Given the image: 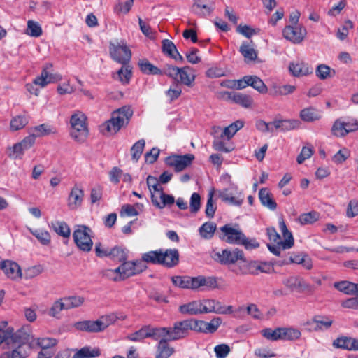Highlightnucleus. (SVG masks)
<instances>
[{
  "label": "nucleus",
  "mask_w": 358,
  "mask_h": 358,
  "mask_svg": "<svg viewBox=\"0 0 358 358\" xmlns=\"http://www.w3.org/2000/svg\"><path fill=\"white\" fill-rule=\"evenodd\" d=\"M26 33L31 36L38 37L42 34V29L38 22L29 20Z\"/></svg>",
  "instance_id": "nucleus-57"
},
{
  "label": "nucleus",
  "mask_w": 358,
  "mask_h": 358,
  "mask_svg": "<svg viewBox=\"0 0 358 358\" xmlns=\"http://www.w3.org/2000/svg\"><path fill=\"white\" fill-rule=\"evenodd\" d=\"M31 234L34 236L38 241L43 245H48L51 241V236L50 233L45 229H29Z\"/></svg>",
  "instance_id": "nucleus-42"
},
{
  "label": "nucleus",
  "mask_w": 358,
  "mask_h": 358,
  "mask_svg": "<svg viewBox=\"0 0 358 358\" xmlns=\"http://www.w3.org/2000/svg\"><path fill=\"white\" fill-rule=\"evenodd\" d=\"M148 326V338H151L155 341L169 338V329L167 327H153L150 325Z\"/></svg>",
  "instance_id": "nucleus-35"
},
{
  "label": "nucleus",
  "mask_w": 358,
  "mask_h": 358,
  "mask_svg": "<svg viewBox=\"0 0 358 358\" xmlns=\"http://www.w3.org/2000/svg\"><path fill=\"white\" fill-rule=\"evenodd\" d=\"M169 341H176L189 336L192 330L189 320H185L174 323L173 327H169Z\"/></svg>",
  "instance_id": "nucleus-11"
},
{
  "label": "nucleus",
  "mask_w": 358,
  "mask_h": 358,
  "mask_svg": "<svg viewBox=\"0 0 358 358\" xmlns=\"http://www.w3.org/2000/svg\"><path fill=\"white\" fill-rule=\"evenodd\" d=\"M243 126L244 122L243 121L236 120L223 129L220 134V138L230 140L238 130L243 127Z\"/></svg>",
  "instance_id": "nucleus-28"
},
{
  "label": "nucleus",
  "mask_w": 358,
  "mask_h": 358,
  "mask_svg": "<svg viewBox=\"0 0 358 358\" xmlns=\"http://www.w3.org/2000/svg\"><path fill=\"white\" fill-rule=\"evenodd\" d=\"M216 228L215 223L206 222L199 227V232L203 238L210 239L214 236Z\"/></svg>",
  "instance_id": "nucleus-37"
},
{
  "label": "nucleus",
  "mask_w": 358,
  "mask_h": 358,
  "mask_svg": "<svg viewBox=\"0 0 358 358\" xmlns=\"http://www.w3.org/2000/svg\"><path fill=\"white\" fill-rule=\"evenodd\" d=\"M145 144V140L140 139L136 142L131 148V159L134 162H137L140 159L143 152Z\"/></svg>",
  "instance_id": "nucleus-47"
},
{
  "label": "nucleus",
  "mask_w": 358,
  "mask_h": 358,
  "mask_svg": "<svg viewBox=\"0 0 358 358\" xmlns=\"http://www.w3.org/2000/svg\"><path fill=\"white\" fill-rule=\"evenodd\" d=\"M213 259L222 265L234 264L238 260L245 262L243 252L238 249H224L214 254Z\"/></svg>",
  "instance_id": "nucleus-8"
},
{
  "label": "nucleus",
  "mask_w": 358,
  "mask_h": 358,
  "mask_svg": "<svg viewBox=\"0 0 358 358\" xmlns=\"http://www.w3.org/2000/svg\"><path fill=\"white\" fill-rule=\"evenodd\" d=\"M224 236L222 238L229 243L243 245L246 249L257 248L259 244L255 239H248L243 233L233 228L230 224H225L220 228Z\"/></svg>",
  "instance_id": "nucleus-4"
},
{
  "label": "nucleus",
  "mask_w": 358,
  "mask_h": 358,
  "mask_svg": "<svg viewBox=\"0 0 358 358\" xmlns=\"http://www.w3.org/2000/svg\"><path fill=\"white\" fill-rule=\"evenodd\" d=\"M246 78L249 80V86L252 87L259 93L265 94L267 92V87L264 83L256 76H246Z\"/></svg>",
  "instance_id": "nucleus-45"
},
{
  "label": "nucleus",
  "mask_w": 358,
  "mask_h": 358,
  "mask_svg": "<svg viewBox=\"0 0 358 358\" xmlns=\"http://www.w3.org/2000/svg\"><path fill=\"white\" fill-rule=\"evenodd\" d=\"M289 70L295 77L306 76L313 72V69L304 62L290 63Z\"/></svg>",
  "instance_id": "nucleus-19"
},
{
  "label": "nucleus",
  "mask_w": 358,
  "mask_h": 358,
  "mask_svg": "<svg viewBox=\"0 0 358 358\" xmlns=\"http://www.w3.org/2000/svg\"><path fill=\"white\" fill-rule=\"evenodd\" d=\"M0 268L11 280H19L22 278L21 268L16 262L8 260L3 261L0 264Z\"/></svg>",
  "instance_id": "nucleus-16"
},
{
  "label": "nucleus",
  "mask_w": 358,
  "mask_h": 358,
  "mask_svg": "<svg viewBox=\"0 0 358 358\" xmlns=\"http://www.w3.org/2000/svg\"><path fill=\"white\" fill-rule=\"evenodd\" d=\"M259 198L261 203L271 210L277 208V203L273 198L272 194L267 188H262L259 192Z\"/></svg>",
  "instance_id": "nucleus-26"
},
{
  "label": "nucleus",
  "mask_w": 358,
  "mask_h": 358,
  "mask_svg": "<svg viewBox=\"0 0 358 358\" xmlns=\"http://www.w3.org/2000/svg\"><path fill=\"white\" fill-rule=\"evenodd\" d=\"M108 257L113 261L123 262L127 260V255L124 249L119 246H115L110 249Z\"/></svg>",
  "instance_id": "nucleus-46"
},
{
  "label": "nucleus",
  "mask_w": 358,
  "mask_h": 358,
  "mask_svg": "<svg viewBox=\"0 0 358 358\" xmlns=\"http://www.w3.org/2000/svg\"><path fill=\"white\" fill-rule=\"evenodd\" d=\"M228 98L234 103L239 104L244 108H249L252 103V99L248 94L240 92H228Z\"/></svg>",
  "instance_id": "nucleus-27"
},
{
  "label": "nucleus",
  "mask_w": 358,
  "mask_h": 358,
  "mask_svg": "<svg viewBox=\"0 0 358 358\" xmlns=\"http://www.w3.org/2000/svg\"><path fill=\"white\" fill-rule=\"evenodd\" d=\"M315 74L320 80H326L335 74V70L326 64H319L315 69Z\"/></svg>",
  "instance_id": "nucleus-48"
},
{
  "label": "nucleus",
  "mask_w": 358,
  "mask_h": 358,
  "mask_svg": "<svg viewBox=\"0 0 358 358\" xmlns=\"http://www.w3.org/2000/svg\"><path fill=\"white\" fill-rule=\"evenodd\" d=\"M162 250H152L143 254L141 261L146 264V263L152 264L162 265Z\"/></svg>",
  "instance_id": "nucleus-36"
},
{
  "label": "nucleus",
  "mask_w": 358,
  "mask_h": 358,
  "mask_svg": "<svg viewBox=\"0 0 358 358\" xmlns=\"http://www.w3.org/2000/svg\"><path fill=\"white\" fill-rule=\"evenodd\" d=\"M313 322L316 324L315 327L316 331L323 330L324 329H327L331 326L333 323L332 320L322 316L314 317Z\"/></svg>",
  "instance_id": "nucleus-56"
},
{
  "label": "nucleus",
  "mask_w": 358,
  "mask_h": 358,
  "mask_svg": "<svg viewBox=\"0 0 358 358\" xmlns=\"http://www.w3.org/2000/svg\"><path fill=\"white\" fill-rule=\"evenodd\" d=\"M6 342L15 348L3 352L0 358H27L31 349L35 348L34 337L30 325H24L15 332L13 328L0 331V345Z\"/></svg>",
  "instance_id": "nucleus-1"
},
{
  "label": "nucleus",
  "mask_w": 358,
  "mask_h": 358,
  "mask_svg": "<svg viewBox=\"0 0 358 358\" xmlns=\"http://www.w3.org/2000/svg\"><path fill=\"white\" fill-rule=\"evenodd\" d=\"M50 227L59 236L64 238H69L71 235V229L68 224L64 221L52 222Z\"/></svg>",
  "instance_id": "nucleus-33"
},
{
  "label": "nucleus",
  "mask_w": 358,
  "mask_h": 358,
  "mask_svg": "<svg viewBox=\"0 0 358 358\" xmlns=\"http://www.w3.org/2000/svg\"><path fill=\"white\" fill-rule=\"evenodd\" d=\"M92 230L85 225H78L73 233V238L78 248L83 252H90L93 246L91 238Z\"/></svg>",
  "instance_id": "nucleus-6"
},
{
  "label": "nucleus",
  "mask_w": 358,
  "mask_h": 358,
  "mask_svg": "<svg viewBox=\"0 0 358 358\" xmlns=\"http://www.w3.org/2000/svg\"><path fill=\"white\" fill-rule=\"evenodd\" d=\"M168 341V338L159 341L155 358H169L174 352V349L169 346Z\"/></svg>",
  "instance_id": "nucleus-30"
},
{
  "label": "nucleus",
  "mask_w": 358,
  "mask_h": 358,
  "mask_svg": "<svg viewBox=\"0 0 358 358\" xmlns=\"http://www.w3.org/2000/svg\"><path fill=\"white\" fill-rule=\"evenodd\" d=\"M296 90V87L291 85H284L278 86L274 88L273 95L275 96H285L293 93Z\"/></svg>",
  "instance_id": "nucleus-60"
},
{
  "label": "nucleus",
  "mask_w": 358,
  "mask_h": 358,
  "mask_svg": "<svg viewBox=\"0 0 358 358\" xmlns=\"http://www.w3.org/2000/svg\"><path fill=\"white\" fill-rule=\"evenodd\" d=\"M331 132L333 135L337 137H343L347 135V132L345 127L343 126V121L339 120H336L332 126Z\"/></svg>",
  "instance_id": "nucleus-62"
},
{
  "label": "nucleus",
  "mask_w": 358,
  "mask_h": 358,
  "mask_svg": "<svg viewBox=\"0 0 358 358\" xmlns=\"http://www.w3.org/2000/svg\"><path fill=\"white\" fill-rule=\"evenodd\" d=\"M146 182L149 190L151 193V196L152 195V193L157 196L156 194H159L163 192V188L160 185L159 180H158L155 177L148 176Z\"/></svg>",
  "instance_id": "nucleus-50"
},
{
  "label": "nucleus",
  "mask_w": 358,
  "mask_h": 358,
  "mask_svg": "<svg viewBox=\"0 0 358 358\" xmlns=\"http://www.w3.org/2000/svg\"><path fill=\"white\" fill-rule=\"evenodd\" d=\"M164 75L188 87L192 85L196 77L194 69L189 66L179 68L167 64L164 66Z\"/></svg>",
  "instance_id": "nucleus-5"
},
{
  "label": "nucleus",
  "mask_w": 358,
  "mask_h": 358,
  "mask_svg": "<svg viewBox=\"0 0 358 358\" xmlns=\"http://www.w3.org/2000/svg\"><path fill=\"white\" fill-rule=\"evenodd\" d=\"M320 214L315 211H311L307 213L301 214L297 219L302 225L310 224L318 220Z\"/></svg>",
  "instance_id": "nucleus-52"
},
{
  "label": "nucleus",
  "mask_w": 358,
  "mask_h": 358,
  "mask_svg": "<svg viewBox=\"0 0 358 358\" xmlns=\"http://www.w3.org/2000/svg\"><path fill=\"white\" fill-rule=\"evenodd\" d=\"M67 310L78 308L82 306L85 301V299L80 296H71L63 298Z\"/></svg>",
  "instance_id": "nucleus-54"
},
{
  "label": "nucleus",
  "mask_w": 358,
  "mask_h": 358,
  "mask_svg": "<svg viewBox=\"0 0 358 358\" xmlns=\"http://www.w3.org/2000/svg\"><path fill=\"white\" fill-rule=\"evenodd\" d=\"M148 338V326H143L139 330L127 336L126 339L134 342H142Z\"/></svg>",
  "instance_id": "nucleus-49"
},
{
  "label": "nucleus",
  "mask_w": 358,
  "mask_h": 358,
  "mask_svg": "<svg viewBox=\"0 0 358 358\" xmlns=\"http://www.w3.org/2000/svg\"><path fill=\"white\" fill-rule=\"evenodd\" d=\"M84 192L78 185H74L68 196V207L71 210H77L82 206Z\"/></svg>",
  "instance_id": "nucleus-17"
},
{
  "label": "nucleus",
  "mask_w": 358,
  "mask_h": 358,
  "mask_svg": "<svg viewBox=\"0 0 358 358\" xmlns=\"http://www.w3.org/2000/svg\"><path fill=\"white\" fill-rule=\"evenodd\" d=\"M220 196L224 202L237 206H240L243 201V199L234 196L228 189L222 191L220 193Z\"/></svg>",
  "instance_id": "nucleus-44"
},
{
  "label": "nucleus",
  "mask_w": 358,
  "mask_h": 358,
  "mask_svg": "<svg viewBox=\"0 0 358 358\" xmlns=\"http://www.w3.org/2000/svg\"><path fill=\"white\" fill-rule=\"evenodd\" d=\"M123 263L115 269H108L106 271V275L111 278L114 281L124 280L123 278Z\"/></svg>",
  "instance_id": "nucleus-59"
},
{
  "label": "nucleus",
  "mask_w": 358,
  "mask_h": 358,
  "mask_svg": "<svg viewBox=\"0 0 358 358\" xmlns=\"http://www.w3.org/2000/svg\"><path fill=\"white\" fill-rule=\"evenodd\" d=\"M352 339L353 338L351 337L338 338L334 341L333 345L338 348L351 350Z\"/></svg>",
  "instance_id": "nucleus-58"
},
{
  "label": "nucleus",
  "mask_w": 358,
  "mask_h": 358,
  "mask_svg": "<svg viewBox=\"0 0 358 358\" xmlns=\"http://www.w3.org/2000/svg\"><path fill=\"white\" fill-rule=\"evenodd\" d=\"M63 310H67L66 308V304L63 298H60L56 301H55L48 311V314L49 316L56 318H61V312Z\"/></svg>",
  "instance_id": "nucleus-34"
},
{
  "label": "nucleus",
  "mask_w": 358,
  "mask_h": 358,
  "mask_svg": "<svg viewBox=\"0 0 358 358\" xmlns=\"http://www.w3.org/2000/svg\"><path fill=\"white\" fill-rule=\"evenodd\" d=\"M122 65L117 72V79L122 84H128L132 76V68L129 64Z\"/></svg>",
  "instance_id": "nucleus-40"
},
{
  "label": "nucleus",
  "mask_w": 358,
  "mask_h": 358,
  "mask_svg": "<svg viewBox=\"0 0 358 358\" xmlns=\"http://www.w3.org/2000/svg\"><path fill=\"white\" fill-rule=\"evenodd\" d=\"M122 263L124 267L123 278L124 279L138 275L147 268L146 264L141 260L124 261Z\"/></svg>",
  "instance_id": "nucleus-15"
},
{
  "label": "nucleus",
  "mask_w": 358,
  "mask_h": 358,
  "mask_svg": "<svg viewBox=\"0 0 358 358\" xmlns=\"http://www.w3.org/2000/svg\"><path fill=\"white\" fill-rule=\"evenodd\" d=\"M171 281L175 286L182 289L195 290L201 287H206L208 289H213L218 287L217 279L212 276H174L171 278Z\"/></svg>",
  "instance_id": "nucleus-2"
},
{
  "label": "nucleus",
  "mask_w": 358,
  "mask_h": 358,
  "mask_svg": "<svg viewBox=\"0 0 358 358\" xmlns=\"http://www.w3.org/2000/svg\"><path fill=\"white\" fill-rule=\"evenodd\" d=\"M29 122V118L25 115H17L11 119L10 127L12 131H17L24 127Z\"/></svg>",
  "instance_id": "nucleus-51"
},
{
  "label": "nucleus",
  "mask_w": 358,
  "mask_h": 358,
  "mask_svg": "<svg viewBox=\"0 0 358 358\" xmlns=\"http://www.w3.org/2000/svg\"><path fill=\"white\" fill-rule=\"evenodd\" d=\"M306 34V29L303 25H286L282 30L283 37L294 44L301 43Z\"/></svg>",
  "instance_id": "nucleus-10"
},
{
  "label": "nucleus",
  "mask_w": 358,
  "mask_h": 358,
  "mask_svg": "<svg viewBox=\"0 0 358 358\" xmlns=\"http://www.w3.org/2000/svg\"><path fill=\"white\" fill-rule=\"evenodd\" d=\"M126 316H121L118 317L115 314L111 313L109 315L101 316L99 320V324H100L101 331H104L108 326L114 324L117 319L122 320H124Z\"/></svg>",
  "instance_id": "nucleus-43"
},
{
  "label": "nucleus",
  "mask_w": 358,
  "mask_h": 358,
  "mask_svg": "<svg viewBox=\"0 0 358 358\" xmlns=\"http://www.w3.org/2000/svg\"><path fill=\"white\" fill-rule=\"evenodd\" d=\"M283 284L290 289H299L301 291H311L312 287L298 277L292 276L283 281Z\"/></svg>",
  "instance_id": "nucleus-23"
},
{
  "label": "nucleus",
  "mask_w": 358,
  "mask_h": 358,
  "mask_svg": "<svg viewBox=\"0 0 358 358\" xmlns=\"http://www.w3.org/2000/svg\"><path fill=\"white\" fill-rule=\"evenodd\" d=\"M334 287L340 292L345 294H355L357 289V284L350 281H341L335 282Z\"/></svg>",
  "instance_id": "nucleus-38"
},
{
  "label": "nucleus",
  "mask_w": 358,
  "mask_h": 358,
  "mask_svg": "<svg viewBox=\"0 0 358 358\" xmlns=\"http://www.w3.org/2000/svg\"><path fill=\"white\" fill-rule=\"evenodd\" d=\"M70 122L72 138L79 142L83 141L88 134L85 116L82 113H76L71 116Z\"/></svg>",
  "instance_id": "nucleus-7"
},
{
  "label": "nucleus",
  "mask_w": 358,
  "mask_h": 358,
  "mask_svg": "<svg viewBox=\"0 0 358 358\" xmlns=\"http://www.w3.org/2000/svg\"><path fill=\"white\" fill-rule=\"evenodd\" d=\"M132 115L131 108L124 106L112 113L111 117L101 125V129L110 134H115L128 125Z\"/></svg>",
  "instance_id": "nucleus-3"
},
{
  "label": "nucleus",
  "mask_w": 358,
  "mask_h": 358,
  "mask_svg": "<svg viewBox=\"0 0 358 358\" xmlns=\"http://www.w3.org/2000/svg\"><path fill=\"white\" fill-rule=\"evenodd\" d=\"M141 71L148 75H164V68L162 70L154 66L147 59L141 60L138 62Z\"/></svg>",
  "instance_id": "nucleus-32"
},
{
  "label": "nucleus",
  "mask_w": 358,
  "mask_h": 358,
  "mask_svg": "<svg viewBox=\"0 0 358 358\" xmlns=\"http://www.w3.org/2000/svg\"><path fill=\"white\" fill-rule=\"evenodd\" d=\"M300 118L306 122H313L322 118V113L313 107H308L301 110Z\"/></svg>",
  "instance_id": "nucleus-25"
},
{
  "label": "nucleus",
  "mask_w": 358,
  "mask_h": 358,
  "mask_svg": "<svg viewBox=\"0 0 358 358\" xmlns=\"http://www.w3.org/2000/svg\"><path fill=\"white\" fill-rule=\"evenodd\" d=\"M282 340L296 341L299 339L301 333L299 329L293 327H280Z\"/></svg>",
  "instance_id": "nucleus-39"
},
{
  "label": "nucleus",
  "mask_w": 358,
  "mask_h": 358,
  "mask_svg": "<svg viewBox=\"0 0 358 358\" xmlns=\"http://www.w3.org/2000/svg\"><path fill=\"white\" fill-rule=\"evenodd\" d=\"M162 265L172 268L179 262V252L177 249L162 250Z\"/></svg>",
  "instance_id": "nucleus-18"
},
{
  "label": "nucleus",
  "mask_w": 358,
  "mask_h": 358,
  "mask_svg": "<svg viewBox=\"0 0 358 358\" xmlns=\"http://www.w3.org/2000/svg\"><path fill=\"white\" fill-rule=\"evenodd\" d=\"M159 196L162 201L161 202L158 201L157 196L152 193V202L154 206L159 209L164 208L166 206L172 205L175 202L174 197L172 195L166 194L164 192L160 193Z\"/></svg>",
  "instance_id": "nucleus-31"
},
{
  "label": "nucleus",
  "mask_w": 358,
  "mask_h": 358,
  "mask_svg": "<svg viewBox=\"0 0 358 358\" xmlns=\"http://www.w3.org/2000/svg\"><path fill=\"white\" fill-rule=\"evenodd\" d=\"M279 227L285 239L284 241L280 240V243L282 250L291 248L294 245V239L292 234L288 230L283 219L280 220Z\"/></svg>",
  "instance_id": "nucleus-22"
},
{
  "label": "nucleus",
  "mask_w": 358,
  "mask_h": 358,
  "mask_svg": "<svg viewBox=\"0 0 358 358\" xmlns=\"http://www.w3.org/2000/svg\"><path fill=\"white\" fill-rule=\"evenodd\" d=\"M31 136H34L35 139L36 137L47 136L53 133L52 127L45 124H42L33 127L31 129Z\"/></svg>",
  "instance_id": "nucleus-55"
},
{
  "label": "nucleus",
  "mask_w": 358,
  "mask_h": 358,
  "mask_svg": "<svg viewBox=\"0 0 358 358\" xmlns=\"http://www.w3.org/2000/svg\"><path fill=\"white\" fill-rule=\"evenodd\" d=\"M109 52L111 58L121 64H127L131 60V52L126 43H114L110 42Z\"/></svg>",
  "instance_id": "nucleus-9"
},
{
  "label": "nucleus",
  "mask_w": 358,
  "mask_h": 358,
  "mask_svg": "<svg viewBox=\"0 0 358 358\" xmlns=\"http://www.w3.org/2000/svg\"><path fill=\"white\" fill-rule=\"evenodd\" d=\"M182 314L196 315L203 314L201 300L192 301L179 307Z\"/></svg>",
  "instance_id": "nucleus-20"
},
{
  "label": "nucleus",
  "mask_w": 358,
  "mask_h": 358,
  "mask_svg": "<svg viewBox=\"0 0 358 358\" xmlns=\"http://www.w3.org/2000/svg\"><path fill=\"white\" fill-rule=\"evenodd\" d=\"M194 156L192 154H186L184 155H173L166 158V164L173 167L177 172L184 170L189 166L193 160Z\"/></svg>",
  "instance_id": "nucleus-12"
},
{
  "label": "nucleus",
  "mask_w": 358,
  "mask_h": 358,
  "mask_svg": "<svg viewBox=\"0 0 358 358\" xmlns=\"http://www.w3.org/2000/svg\"><path fill=\"white\" fill-rule=\"evenodd\" d=\"M162 44L163 52L170 57L178 51L175 44L169 39H164L162 42Z\"/></svg>",
  "instance_id": "nucleus-63"
},
{
  "label": "nucleus",
  "mask_w": 358,
  "mask_h": 358,
  "mask_svg": "<svg viewBox=\"0 0 358 358\" xmlns=\"http://www.w3.org/2000/svg\"><path fill=\"white\" fill-rule=\"evenodd\" d=\"M203 314L214 313L217 314H230L233 312V306H224L215 299L201 300Z\"/></svg>",
  "instance_id": "nucleus-13"
},
{
  "label": "nucleus",
  "mask_w": 358,
  "mask_h": 358,
  "mask_svg": "<svg viewBox=\"0 0 358 358\" xmlns=\"http://www.w3.org/2000/svg\"><path fill=\"white\" fill-rule=\"evenodd\" d=\"M250 268L251 269L250 273L253 275L258 274V271L262 273H268L273 270V267L271 264L264 262L261 264H257L256 262H251L250 264Z\"/></svg>",
  "instance_id": "nucleus-53"
},
{
  "label": "nucleus",
  "mask_w": 358,
  "mask_h": 358,
  "mask_svg": "<svg viewBox=\"0 0 358 358\" xmlns=\"http://www.w3.org/2000/svg\"><path fill=\"white\" fill-rule=\"evenodd\" d=\"M52 65L47 64L43 68L41 75L35 78L34 83L43 88L50 83H56L61 78L58 75L53 74L50 71Z\"/></svg>",
  "instance_id": "nucleus-14"
},
{
  "label": "nucleus",
  "mask_w": 358,
  "mask_h": 358,
  "mask_svg": "<svg viewBox=\"0 0 358 358\" xmlns=\"http://www.w3.org/2000/svg\"><path fill=\"white\" fill-rule=\"evenodd\" d=\"M239 52L246 62L255 61L257 58V52L255 50L252 41L250 42L243 41L239 48Z\"/></svg>",
  "instance_id": "nucleus-21"
},
{
  "label": "nucleus",
  "mask_w": 358,
  "mask_h": 358,
  "mask_svg": "<svg viewBox=\"0 0 358 358\" xmlns=\"http://www.w3.org/2000/svg\"><path fill=\"white\" fill-rule=\"evenodd\" d=\"M217 206L213 201V192H210L208 194V200L206 206V215L208 217L212 218L215 213Z\"/></svg>",
  "instance_id": "nucleus-61"
},
{
  "label": "nucleus",
  "mask_w": 358,
  "mask_h": 358,
  "mask_svg": "<svg viewBox=\"0 0 358 358\" xmlns=\"http://www.w3.org/2000/svg\"><path fill=\"white\" fill-rule=\"evenodd\" d=\"M231 351L227 344H220L214 348V352L217 358H226Z\"/></svg>",
  "instance_id": "nucleus-64"
},
{
  "label": "nucleus",
  "mask_w": 358,
  "mask_h": 358,
  "mask_svg": "<svg viewBox=\"0 0 358 358\" xmlns=\"http://www.w3.org/2000/svg\"><path fill=\"white\" fill-rule=\"evenodd\" d=\"M76 329L81 331H86L89 333L100 332V324L98 320L96 321L92 320H83L77 322L73 324Z\"/></svg>",
  "instance_id": "nucleus-24"
},
{
  "label": "nucleus",
  "mask_w": 358,
  "mask_h": 358,
  "mask_svg": "<svg viewBox=\"0 0 358 358\" xmlns=\"http://www.w3.org/2000/svg\"><path fill=\"white\" fill-rule=\"evenodd\" d=\"M34 343L35 348L39 347L41 349L52 350L57 345L58 341L54 338L45 337L34 338Z\"/></svg>",
  "instance_id": "nucleus-41"
},
{
  "label": "nucleus",
  "mask_w": 358,
  "mask_h": 358,
  "mask_svg": "<svg viewBox=\"0 0 358 358\" xmlns=\"http://www.w3.org/2000/svg\"><path fill=\"white\" fill-rule=\"evenodd\" d=\"M99 348L85 346L76 351L72 358H94L100 355Z\"/></svg>",
  "instance_id": "nucleus-29"
}]
</instances>
